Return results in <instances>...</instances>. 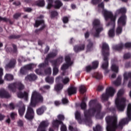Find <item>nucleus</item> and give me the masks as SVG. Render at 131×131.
<instances>
[{
    "label": "nucleus",
    "instance_id": "1",
    "mask_svg": "<svg viewBox=\"0 0 131 131\" xmlns=\"http://www.w3.org/2000/svg\"><path fill=\"white\" fill-rule=\"evenodd\" d=\"M96 102L95 100L90 101L89 102L90 108L89 110L85 111V109H86V103H85L83 100L82 101L80 106L81 109L84 110L85 119L81 121L80 113L78 111H76L75 113V116L79 123L80 124L82 123V122H85L86 124H89V122H91V120H89L90 118L92 117V116H94L95 114H98V113L101 111L102 106H101L100 104H96Z\"/></svg>",
    "mask_w": 131,
    "mask_h": 131
},
{
    "label": "nucleus",
    "instance_id": "2",
    "mask_svg": "<svg viewBox=\"0 0 131 131\" xmlns=\"http://www.w3.org/2000/svg\"><path fill=\"white\" fill-rule=\"evenodd\" d=\"M127 118L123 119L121 120L119 123V125L117 126L116 123H117V118L115 116L111 117L107 116L106 118V121L107 123V131H115L116 128L122 129V127L125 124L128 123V121L131 120V104L129 103L128 105L127 108Z\"/></svg>",
    "mask_w": 131,
    "mask_h": 131
},
{
    "label": "nucleus",
    "instance_id": "3",
    "mask_svg": "<svg viewBox=\"0 0 131 131\" xmlns=\"http://www.w3.org/2000/svg\"><path fill=\"white\" fill-rule=\"evenodd\" d=\"M43 101V98L39 93L36 91H34L32 92L30 105L28 107L27 112L25 115L26 119L30 120L33 119L34 112L31 107H35L37 103H42Z\"/></svg>",
    "mask_w": 131,
    "mask_h": 131
},
{
    "label": "nucleus",
    "instance_id": "4",
    "mask_svg": "<svg viewBox=\"0 0 131 131\" xmlns=\"http://www.w3.org/2000/svg\"><path fill=\"white\" fill-rule=\"evenodd\" d=\"M123 94H124V90H120L117 93V97L115 100L117 109L121 112L124 111L125 108V98L121 96Z\"/></svg>",
    "mask_w": 131,
    "mask_h": 131
},
{
    "label": "nucleus",
    "instance_id": "5",
    "mask_svg": "<svg viewBox=\"0 0 131 131\" xmlns=\"http://www.w3.org/2000/svg\"><path fill=\"white\" fill-rule=\"evenodd\" d=\"M109 46L107 43L104 42L102 43V52L103 55V62L102 64L103 69H107L108 68V56H109Z\"/></svg>",
    "mask_w": 131,
    "mask_h": 131
},
{
    "label": "nucleus",
    "instance_id": "6",
    "mask_svg": "<svg viewBox=\"0 0 131 131\" xmlns=\"http://www.w3.org/2000/svg\"><path fill=\"white\" fill-rule=\"evenodd\" d=\"M115 89L112 87L106 89L105 93L102 94L101 99L102 101H107L110 97H113L115 94Z\"/></svg>",
    "mask_w": 131,
    "mask_h": 131
},
{
    "label": "nucleus",
    "instance_id": "7",
    "mask_svg": "<svg viewBox=\"0 0 131 131\" xmlns=\"http://www.w3.org/2000/svg\"><path fill=\"white\" fill-rule=\"evenodd\" d=\"M93 28L95 29V34H94V36L96 37H98L99 36V34H100V32L103 31L104 29L102 25L100 24V20L99 19H95L93 21Z\"/></svg>",
    "mask_w": 131,
    "mask_h": 131
},
{
    "label": "nucleus",
    "instance_id": "8",
    "mask_svg": "<svg viewBox=\"0 0 131 131\" xmlns=\"http://www.w3.org/2000/svg\"><path fill=\"white\" fill-rule=\"evenodd\" d=\"M126 18L124 17H121L119 18L118 21V26L116 30L117 35H119L122 32V28H121V25H125V20Z\"/></svg>",
    "mask_w": 131,
    "mask_h": 131
},
{
    "label": "nucleus",
    "instance_id": "9",
    "mask_svg": "<svg viewBox=\"0 0 131 131\" xmlns=\"http://www.w3.org/2000/svg\"><path fill=\"white\" fill-rule=\"evenodd\" d=\"M63 62V57H60L58 58L56 60L52 62V64L53 65V75H57L58 74V72H59V70H58V68L57 66L58 65H60L61 63Z\"/></svg>",
    "mask_w": 131,
    "mask_h": 131
},
{
    "label": "nucleus",
    "instance_id": "10",
    "mask_svg": "<svg viewBox=\"0 0 131 131\" xmlns=\"http://www.w3.org/2000/svg\"><path fill=\"white\" fill-rule=\"evenodd\" d=\"M8 89L11 92H15L16 89L23 90L24 89V85L21 82L13 83L8 85Z\"/></svg>",
    "mask_w": 131,
    "mask_h": 131
},
{
    "label": "nucleus",
    "instance_id": "11",
    "mask_svg": "<svg viewBox=\"0 0 131 131\" xmlns=\"http://www.w3.org/2000/svg\"><path fill=\"white\" fill-rule=\"evenodd\" d=\"M98 7L103 9L102 13L104 17H114L113 13H112V12L107 11L106 9H104V2H102L101 3L98 4Z\"/></svg>",
    "mask_w": 131,
    "mask_h": 131
},
{
    "label": "nucleus",
    "instance_id": "12",
    "mask_svg": "<svg viewBox=\"0 0 131 131\" xmlns=\"http://www.w3.org/2000/svg\"><path fill=\"white\" fill-rule=\"evenodd\" d=\"M61 124V131H66L67 130V128L66 127V125L63 124V122L61 121H59L58 120H54L52 122V127H54V128L55 127H59V125Z\"/></svg>",
    "mask_w": 131,
    "mask_h": 131
},
{
    "label": "nucleus",
    "instance_id": "13",
    "mask_svg": "<svg viewBox=\"0 0 131 131\" xmlns=\"http://www.w3.org/2000/svg\"><path fill=\"white\" fill-rule=\"evenodd\" d=\"M126 11V8L124 7L121 8L116 11L115 16L113 15V17H117L118 15H121L120 17H126V15H125Z\"/></svg>",
    "mask_w": 131,
    "mask_h": 131
},
{
    "label": "nucleus",
    "instance_id": "14",
    "mask_svg": "<svg viewBox=\"0 0 131 131\" xmlns=\"http://www.w3.org/2000/svg\"><path fill=\"white\" fill-rule=\"evenodd\" d=\"M35 67L36 66L34 64L26 65L20 69V74H25V73H26L27 70H30V69H32V68H34V67Z\"/></svg>",
    "mask_w": 131,
    "mask_h": 131
},
{
    "label": "nucleus",
    "instance_id": "15",
    "mask_svg": "<svg viewBox=\"0 0 131 131\" xmlns=\"http://www.w3.org/2000/svg\"><path fill=\"white\" fill-rule=\"evenodd\" d=\"M66 64H64L62 66L61 70H66V69H67L69 66H71V65L73 64V62L70 61V57L69 56H66Z\"/></svg>",
    "mask_w": 131,
    "mask_h": 131
},
{
    "label": "nucleus",
    "instance_id": "16",
    "mask_svg": "<svg viewBox=\"0 0 131 131\" xmlns=\"http://www.w3.org/2000/svg\"><path fill=\"white\" fill-rule=\"evenodd\" d=\"M55 56H57V53H51L48 54L47 57L45 59V63H41L38 66L39 68H41L42 67H45L46 65H48V61H49V59L50 58H54V57H55Z\"/></svg>",
    "mask_w": 131,
    "mask_h": 131
},
{
    "label": "nucleus",
    "instance_id": "17",
    "mask_svg": "<svg viewBox=\"0 0 131 131\" xmlns=\"http://www.w3.org/2000/svg\"><path fill=\"white\" fill-rule=\"evenodd\" d=\"M49 124H50V123H49V122H48V121H42L40 123V125H39L37 131H47V130H46V129H45V128L48 126Z\"/></svg>",
    "mask_w": 131,
    "mask_h": 131
},
{
    "label": "nucleus",
    "instance_id": "18",
    "mask_svg": "<svg viewBox=\"0 0 131 131\" xmlns=\"http://www.w3.org/2000/svg\"><path fill=\"white\" fill-rule=\"evenodd\" d=\"M18 106H19L18 113L20 116H23L24 115V112H25V105H24L22 102H20Z\"/></svg>",
    "mask_w": 131,
    "mask_h": 131
},
{
    "label": "nucleus",
    "instance_id": "19",
    "mask_svg": "<svg viewBox=\"0 0 131 131\" xmlns=\"http://www.w3.org/2000/svg\"><path fill=\"white\" fill-rule=\"evenodd\" d=\"M11 95H10L4 89H2L0 90V98H10Z\"/></svg>",
    "mask_w": 131,
    "mask_h": 131
},
{
    "label": "nucleus",
    "instance_id": "20",
    "mask_svg": "<svg viewBox=\"0 0 131 131\" xmlns=\"http://www.w3.org/2000/svg\"><path fill=\"white\" fill-rule=\"evenodd\" d=\"M36 75L34 74H30L27 75L25 77L26 81H32V80H35L36 79Z\"/></svg>",
    "mask_w": 131,
    "mask_h": 131
},
{
    "label": "nucleus",
    "instance_id": "21",
    "mask_svg": "<svg viewBox=\"0 0 131 131\" xmlns=\"http://www.w3.org/2000/svg\"><path fill=\"white\" fill-rule=\"evenodd\" d=\"M17 97L20 99L24 98L26 101H27L28 99V93L24 92V93H22L19 92L17 94Z\"/></svg>",
    "mask_w": 131,
    "mask_h": 131
},
{
    "label": "nucleus",
    "instance_id": "22",
    "mask_svg": "<svg viewBox=\"0 0 131 131\" xmlns=\"http://www.w3.org/2000/svg\"><path fill=\"white\" fill-rule=\"evenodd\" d=\"M123 84H126L127 80H128V77H131V72H125L123 75Z\"/></svg>",
    "mask_w": 131,
    "mask_h": 131
},
{
    "label": "nucleus",
    "instance_id": "23",
    "mask_svg": "<svg viewBox=\"0 0 131 131\" xmlns=\"http://www.w3.org/2000/svg\"><path fill=\"white\" fill-rule=\"evenodd\" d=\"M45 21L43 20H37L35 21V24L34 25V27H38L39 25H42V28H41L40 29H43V28H45Z\"/></svg>",
    "mask_w": 131,
    "mask_h": 131
},
{
    "label": "nucleus",
    "instance_id": "24",
    "mask_svg": "<svg viewBox=\"0 0 131 131\" xmlns=\"http://www.w3.org/2000/svg\"><path fill=\"white\" fill-rule=\"evenodd\" d=\"M54 9H60L63 6V3L60 0H56L54 2Z\"/></svg>",
    "mask_w": 131,
    "mask_h": 131
},
{
    "label": "nucleus",
    "instance_id": "25",
    "mask_svg": "<svg viewBox=\"0 0 131 131\" xmlns=\"http://www.w3.org/2000/svg\"><path fill=\"white\" fill-rule=\"evenodd\" d=\"M16 64V60L12 59L11 60L10 62L7 64L5 67L6 69H8V68H13V67H15Z\"/></svg>",
    "mask_w": 131,
    "mask_h": 131
},
{
    "label": "nucleus",
    "instance_id": "26",
    "mask_svg": "<svg viewBox=\"0 0 131 131\" xmlns=\"http://www.w3.org/2000/svg\"><path fill=\"white\" fill-rule=\"evenodd\" d=\"M77 89L75 87H71L68 89V93L69 96L74 95L76 93Z\"/></svg>",
    "mask_w": 131,
    "mask_h": 131
},
{
    "label": "nucleus",
    "instance_id": "27",
    "mask_svg": "<svg viewBox=\"0 0 131 131\" xmlns=\"http://www.w3.org/2000/svg\"><path fill=\"white\" fill-rule=\"evenodd\" d=\"M34 4L35 6L41 7H45V6L46 5V2H45V0L36 1Z\"/></svg>",
    "mask_w": 131,
    "mask_h": 131
},
{
    "label": "nucleus",
    "instance_id": "28",
    "mask_svg": "<svg viewBox=\"0 0 131 131\" xmlns=\"http://www.w3.org/2000/svg\"><path fill=\"white\" fill-rule=\"evenodd\" d=\"M74 50L76 53L80 52V51H83L84 50V45H82L79 46H75L74 47Z\"/></svg>",
    "mask_w": 131,
    "mask_h": 131
},
{
    "label": "nucleus",
    "instance_id": "29",
    "mask_svg": "<svg viewBox=\"0 0 131 131\" xmlns=\"http://www.w3.org/2000/svg\"><path fill=\"white\" fill-rule=\"evenodd\" d=\"M47 110V108L46 106H42L41 107L37 110V114L38 115H41V114H43V112Z\"/></svg>",
    "mask_w": 131,
    "mask_h": 131
},
{
    "label": "nucleus",
    "instance_id": "30",
    "mask_svg": "<svg viewBox=\"0 0 131 131\" xmlns=\"http://www.w3.org/2000/svg\"><path fill=\"white\" fill-rule=\"evenodd\" d=\"M113 84H115L116 86L120 85L121 84V76H119L116 81L113 82Z\"/></svg>",
    "mask_w": 131,
    "mask_h": 131
},
{
    "label": "nucleus",
    "instance_id": "31",
    "mask_svg": "<svg viewBox=\"0 0 131 131\" xmlns=\"http://www.w3.org/2000/svg\"><path fill=\"white\" fill-rule=\"evenodd\" d=\"M53 4H54V0H48V5L47 6V8L49 10H50V9H52V8L54 7Z\"/></svg>",
    "mask_w": 131,
    "mask_h": 131
},
{
    "label": "nucleus",
    "instance_id": "32",
    "mask_svg": "<svg viewBox=\"0 0 131 131\" xmlns=\"http://www.w3.org/2000/svg\"><path fill=\"white\" fill-rule=\"evenodd\" d=\"M79 92L80 94H84L86 92V88L84 85H80L79 86Z\"/></svg>",
    "mask_w": 131,
    "mask_h": 131
},
{
    "label": "nucleus",
    "instance_id": "33",
    "mask_svg": "<svg viewBox=\"0 0 131 131\" xmlns=\"http://www.w3.org/2000/svg\"><path fill=\"white\" fill-rule=\"evenodd\" d=\"M111 69L112 71L115 72V73H118V66H116V64H112Z\"/></svg>",
    "mask_w": 131,
    "mask_h": 131
},
{
    "label": "nucleus",
    "instance_id": "34",
    "mask_svg": "<svg viewBox=\"0 0 131 131\" xmlns=\"http://www.w3.org/2000/svg\"><path fill=\"white\" fill-rule=\"evenodd\" d=\"M13 75L11 74H6L5 76V79L8 81L13 80Z\"/></svg>",
    "mask_w": 131,
    "mask_h": 131
},
{
    "label": "nucleus",
    "instance_id": "35",
    "mask_svg": "<svg viewBox=\"0 0 131 131\" xmlns=\"http://www.w3.org/2000/svg\"><path fill=\"white\" fill-rule=\"evenodd\" d=\"M93 76L96 78V79H101L102 78V74L99 73H95Z\"/></svg>",
    "mask_w": 131,
    "mask_h": 131
},
{
    "label": "nucleus",
    "instance_id": "36",
    "mask_svg": "<svg viewBox=\"0 0 131 131\" xmlns=\"http://www.w3.org/2000/svg\"><path fill=\"white\" fill-rule=\"evenodd\" d=\"M46 82L50 83V84L54 83V78L53 77H47L46 78Z\"/></svg>",
    "mask_w": 131,
    "mask_h": 131
},
{
    "label": "nucleus",
    "instance_id": "37",
    "mask_svg": "<svg viewBox=\"0 0 131 131\" xmlns=\"http://www.w3.org/2000/svg\"><path fill=\"white\" fill-rule=\"evenodd\" d=\"M105 20H111V22H112L113 24V26H114V23L115 22V20H116V17H106Z\"/></svg>",
    "mask_w": 131,
    "mask_h": 131
},
{
    "label": "nucleus",
    "instance_id": "38",
    "mask_svg": "<svg viewBox=\"0 0 131 131\" xmlns=\"http://www.w3.org/2000/svg\"><path fill=\"white\" fill-rule=\"evenodd\" d=\"M4 21V22H9V23H10V24H13V22L11 21V20H10L9 18H7V17H0V21Z\"/></svg>",
    "mask_w": 131,
    "mask_h": 131
},
{
    "label": "nucleus",
    "instance_id": "39",
    "mask_svg": "<svg viewBox=\"0 0 131 131\" xmlns=\"http://www.w3.org/2000/svg\"><path fill=\"white\" fill-rule=\"evenodd\" d=\"M54 89L55 91L58 92V91H60V90H62L63 89V85L62 84H57L56 85H55Z\"/></svg>",
    "mask_w": 131,
    "mask_h": 131
},
{
    "label": "nucleus",
    "instance_id": "40",
    "mask_svg": "<svg viewBox=\"0 0 131 131\" xmlns=\"http://www.w3.org/2000/svg\"><path fill=\"white\" fill-rule=\"evenodd\" d=\"M99 66V61H95L92 62V67L93 69H97Z\"/></svg>",
    "mask_w": 131,
    "mask_h": 131
},
{
    "label": "nucleus",
    "instance_id": "41",
    "mask_svg": "<svg viewBox=\"0 0 131 131\" xmlns=\"http://www.w3.org/2000/svg\"><path fill=\"white\" fill-rule=\"evenodd\" d=\"M3 69L0 68V84H2V83H4V80L2 79V76H3Z\"/></svg>",
    "mask_w": 131,
    "mask_h": 131
},
{
    "label": "nucleus",
    "instance_id": "42",
    "mask_svg": "<svg viewBox=\"0 0 131 131\" xmlns=\"http://www.w3.org/2000/svg\"><path fill=\"white\" fill-rule=\"evenodd\" d=\"M108 35L110 37H113L115 35L114 29H111L108 32Z\"/></svg>",
    "mask_w": 131,
    "mask_h": 131
},
{
    "label": "nucleus",
    "instance_id": "43",
    "mask_svg": "<svg viewBox=\"0 0 131 131\" xmlns=\"http://www.w3.org/2000/svg\"><path fill=\"white\" fill-rule=\"evenodd\" d=\"M94 131H101L102 130V127L100 126V125H97L95 127L93 128Z\"/></svg>",
    "mask_w": 131,
    "mask_h": 131
},
{
    "label": "nucleus",
    "instance_id": "44",
    "mask_svg": "<svg viewBox=\"0 0 131 131\" xmlns=\"http://www.w3.org/2000/svg\"><path fill=\"white\" fill-rule=\"evenodd\" d=\"M51 15L52 17H57V16L58 15V13L56 11H52L51 12Z\"/></svg>",
    "mask_w": 131,
    "mask_h": 131
},
{
    "label": "nucleus",
    "instance_id": "45",
    "mask_svg": "<svg viewBox=\"0 0 131 131\" xmlns=\"http://www.w3.org/2000/svg\"><path fill=\"white\" fill-rule=\"evenodd\" d=\"M102 2V0H92L91 3L93 5H98Z\"/></svg>",
    "mask_w": 131,
    "mask_h": 131
},
{
    "label": "nucleus",
    "instance_id": "46",
    "mask_svg": "<svg viewBox=\"0 0 131 131\" xmlns=\"http://www.w3.org/2000/svg\"><path fill=\"white\" fill-rule=\"evenodd\" d=\"M57 118L59 120H60L59 121H61V120H64V119H65L64 115H59L57 116Z\"/></svg>",
    "mask_w": 131,
    "mask_h": 131
},
{
    "label": "nucleus",
    "instance_id": "47",
    "mask_svg": "<svg viewBox=\"0 0 131 131\" xmlns=\"http://www.w3.org/2000/svg\"><path fill=\"white\" fill-rule=\"evenodd\" d=\"M52 73V70L50 68H49L47 70H45V74L50 75Z\"/></svg>",
    "mask_w": 131,
    "mask_h": 131
},
{
    "label": "nucleus",
    "instance_id": "48",
    "mask_svg": "<svg viewBox=\"0 0 131 131\" xmlns=\"http://www.w3.org/2000/svg\"><path fill=\"white\" fill-rule=\"evenodd\" d=\"M85 69L87 72H90L91 70H92V69H94L93 68V67H92L91 66H88L86 67Z\"/></svg>",
    "mask_w": 131,
    "mask_h": 131
},
{
    "label": "nucleus",
    "instance_id": "49",
    "mask_svg": "<svg viewBox=\"0 0 131 131\" xmlns=\"http://www.w3.org/2000/svg\"><path fill=\"white\" fill-rule=\"evenodd\" d=\"M25 12H27L28 13H30L32 11V9L31 8L27 7L24 8Z\"/></svg>",
    "mask_w": 131,
    "mask_h": 131
},
{
    "label": "nucleus",
    "instance_id": "50",
    "mask_svg": "<svg viewBox=\"0 0 131 131\" xmlns=\"http://www.w3.org/2000/svg\"><path fill=\"white\" fill-rule=\"evenodd\" d=\"M131 57V55L130 53H126L124 55V59H129V58Z\"/></svg>",
    "mask_w": 131,
    "mask_h": 131
},
{
    "label": "nucleus",
    "instance_id": "51",
    "mask_svg": "<svg viewBox=\"0 0 131 131\" xmlns=\"http://www.w3.org/2000/svg\"><path fill=\"white\" fill-rule=\"evenodd\" d=\"M62 82L64 84H66L68 82H69V78H65L62 80Z\"/></svg>",
    "mask_w": 131,
    "mask_h": 131
},
{
    "label": "nucleus",
    "instance_id": "52",
    "mask_svg": "<svg viewBox=\"0 0 131 131\" xmlns=\"http://www.w3.org/2000/svg\"><path fill=\"white\" fill-rule=\"evenodd\" d=\"M10 116L12 118V119H14L15 117L17 116V114L16 113H12L10 114Z\"/></svg>",
    "mask_w": 131,
    "mask_h": 131
},
{
    "label": "nucleus",
    "instance_id": "53",
    "mask_svg": "<svg viewBox=\"0 0 131 131\" xmlns=\"http://www.w3.org/2000/svg\"><path fill=\"white\" fill-rule=\"evenodd\" d=\"M123 47V45L121 43L120 46L116 47V50H117L118 51H120V50L122 49Z\"/></svg>",
    "mask_w": 131,
    "mask_h": 131
},
{
    "label": "nucleus",
    "instance_id": "54",
    "mask_svg": "<svg viewBox=\"0 0 131 131\" xmlns=\"http://www.w3.org/2000/svg\"><path fill=\"white\" fill-rule=\"evenodd\" d=\"M89 43L87 46L88 51H89V50H90V49H91V48H92V47L93 46V43H92L91 41H89Z\"/></svg>",
    "mask_w": 131,
    "mask_h": 131
},
{
    "label": "nucleus",
    "instance_id": "55",
    "mask_svg": "<svg viewBox=\"0 0 131 131\" xmlns=\"http://www.w3.org/2000/svg\"><path fill=\"white\" fill-rule=\"evenodd\" d=\"M17 124L18 126H23V121L21 120H19L17 121Z\"/></svg>",
    "mask_w": 131,
    "mask_h": 131
},
{
    "label": "nucleus",
    "instance_id": "56",
    "mask_svg": "<svg viewBox=\"0 0 131 131\" xmlns=\"http://www.w3.org/2000/svg\"><path fill=\"white\" fill-rule=\"evenodd\" d=\"M69 129L70 131H78V130H77V129H76V128H74V127H72V126H69Z\"/></svg>",
    "mask_w": 131,
    "mask_h": 131
},
{
    "label": "nucleus",
    "instance_id": "57",
    "mask_svg": "<svg viewBox=\"0 0 131 131\" xmlns=\"http://www.w3.org/2000/svg\"><path fill=\"white\" fill-rule=\"evenodd\" d=\"M13 5H14V6H20V5H21V3H20V2H19V1H16V2H14L13 3Z\"/></svg>",
    "mask_w": 131,
    "mask_h": 131
},
{
    "label": "nucleus",
    "instance_id": "58",
    "mask_svg": "<svg viewBox=\"0 0 131 131\" xmlns=\"http://www.w3.org/2000/svg\"><path fill=\"white\" fill-rule=\"evenodd\" d=\"M62 102L63 104H67L68 103V99L67 98H63L62 100Z\"/></svg>",
    "mask_w": 131,
    "mask_h": 131
},
{
    "label": "nucleus",
    "instance_id": "59",
    "mask_svg": "<svg viewBox=\"0 0 131 131\" xmlns=\"http://www.w3.org/2000/svg\"><path fill=\"white\" fill-rule=\"evenodd\" d=\"M62 21L63 23H67V22H68V17H63L62 19Z\"/></svg>",
    "mask_w": 131,
    "mask_h": 131
},
{
    "label": "nucleus",
    "instance_id": "60",
    "mask_svg": "<svg viewBox=\"0 0 131 131\" xmlns=\"http://www.w3.org/2000/svg\"><path fill=\"white\" fill-rule=\"evenodd\" d=\"M125 47L126 48H130L131 47V43L130 42H127L125 45Z\"/></svg>",
    "mask_w": 131,
    "mask_h": 131
},
{
    "label": "nucleus",
    "instance_id": "61",
    "mask_svg": "<svg viewBox=\"0 0 131 131\" xmlns=\"http://www.w3.org/2000/svg\"><path fill=\"white\" fill-rule=\"evenodd\" d=\"M9 108L10 109H15V105H14V104L13 103H10L9 104Z\"/></svg>",
    "mask_w": 131,
    "mask_h": 131
},
{
    "label": "nucleus",
    "instance_id": "62",
    "mask_svg": "<svg viewBox=\"0 0 131 131\" xmlns=\"http://www.w3.org/2000/svg\"><path fill=\"white\" fill-rule=\"evenodd\" d=\"M36 73H37V74H38L39 75H40L42 74L41 72L40 71V70H36L35 71Z\"/></svg>",
    "mask_w": 131,
    "mask_h": 131
},
{
    "label": "nucleus",
    "instance_id": "63",
    "mask_svg": "<svg viewBox=\"0 0 131 131\" xmlns=\"http://www.w3.org/2000/svg\"><path fill=\"white\" fill-rule=\"evenodd\" d=\"M13 17H21V13H15Z\"/></svg>",
    "mask_w": 131,
    "mask_h": 131
},
{
    "label": "nucleus",
    "instance_id": "64",
    "mask_svg": "<svg viewBox=\"0 0 131 131\" xmlns=\"http://www.w3.org/2000/svg\"><path fill=\"white\" fill-rule=\"evenodd\" d=\"M103 89H104V87H103L102 86H99L98 88V91H103Z\"/></svg>",
    "mask_w": 131,
    "mask_h": 131
}]
</instances>
